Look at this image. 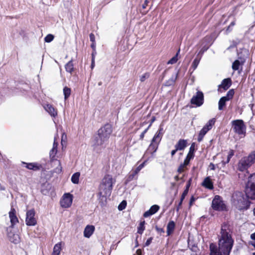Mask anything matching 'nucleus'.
Returning a JSON list of instances; mask_svg holds the SVG:
<instances>
[{"instance_id": "f257e3e1", "label": "nucleus", "mask_w": 255, "mask_h": 255, "mask_svg": "<svg viewBox=\"0 0 255 255\" xmlns=\"http://www.w3.org/2000/svg\"><path fill=\"white\" fill-rule=\"evenodd\" d=\"M230 226L226 223L222 225L221 232L218 236V249L223 255H229L234 244Z\"/></svg>"}, {"instance_id": "f03ea898", "label": "nucleus", "mask_w": 255, "mask_h": 255, "mask_svg": "<svg viewBox=\"0 0 255 255\" xmlns=\"http://www.w3.org/2000/svg\"><path fill=\"white\" fill-rule=\"evenodd\" d=\"M116 180L111 175L107 174L104 177L99 188V199L102 201L106 200L107 197L110 196L113 186Z\"/></svg>"}, {"instance_id": "7ed1b4c3", "label": "nucleus", "mask_w": 255, "mask_h": 255, "mask_svg": "<svg viewBox=\"0 0 255 255\" xmlns=\"http://www.w3.org/2000/svg\"><path fill=\"white\" fill-rule=\"evenodd\" d=\"M112 132V128L110 125L107 124L98 130V137H97L95 145L103 144L110 137Z\"/></svg>"}, {"instance_id": "20e7f679", "label": "nucleus", "mask_w": 255, "mask_h": 255, "mask_svg": "<svg viewBox=\"0 0 255 255\" xmlns=\"http://www.w3.org/2000/svg\"><path fill=\"white\" fill-rule=\"evenodd\" d=\"M255 163V150L248 156L242 158L238 164V169L241 171L247 170L252 165Z\"/></svg>"}, {"instance_id": "39448f33", "label": "nucleus", "mask_w": 255, "mask_h": 255, "mask_svg": "<svg viewBox=\"0 0 255 255\" xmlns=\"http://www.w3.org/2000/svg\"><path fill=\"white\" fill-rule=\"evenodd\" d=\"M231 124L234 132L240 135L242 137L245 136L246 126L243 120H234L231 122Z\"/></svg>"}, {"instance_id": "423d86ee", "label": "nucleus", "mask_w": 255, "mask_h": 255, "mask_svg": "<svg viewBox=\"0 0 255 255\" xmlns=\"http://www.w3.org/2000/svg\"><path fill=\"white\" fill-rule=\"evenodd\" d=\"M235 196H233V203L237 208L240 210H247L248 209L250 206V203L248 200L244 198L241 193L237 195V199L235 198Z\"/></svg>"}, {"instance_id": "0eeeda50", "label": "nucleus", "mask_w": 255, "mask_h": 255, "mask_svg": "<svg viewBox=\"0 0 255 255\" xmlns=\"http://www.w3.org/2000/svg\"><path fill=\"white\" fill-rule=\"evenodd\" d=\"M247 197L255 199V173L251 175L246 189Z\"/></svg>"}, {"instance_id": "6e6552de", "label": "nucleus", "mask_w": 255, "mask_h": 255, "mask_svg": "<svg viewBox=\"0 0 255 255\" xmlns=\"http://www.w3.org/2000/svg\"><path fill=\"white\" fill-rule=\"evenodd\" d=\"M212 207L216 211H223L227 210V207L222 198L219 195H216L212 200Z\"/></svg>"}, {"instance_id": "1a4fd4ad", "label": "nucleus", "mask_w": 255, "mask_h": 255, "mask_svg": "<svg viewBox=\"0 0 255 255\" xmlns=\"http://www.w3.org/2000/svg\"><path fill=\"white\" fill-rule=\"evenodd\" d=\"M73 199V196L71 194L69 193H64L60 199V204L61 207L63 208H69L72 204Z\"/></svg>"}, {"instance_id": "9d476101", "label": "nucleus", "mask_w": 255, "mask_h": 255, "mask_svg": "<svg viewBox=\"0 0 255 255\" xmlns=\"http://www.w3.org/2000/svg\"><path fill=\"white\" fill-rule=\"evenodd\" d=\"M25 223L27 226H34L37 224L35 212L34 209H30L26 212Z\"/></svg>"}, {"instance_id": "9b49d317", "label": "nucleus", "mask_w": 255, "mask_h": 255, "mask_svg": "<svg viewBox=\"0 0 255 255\" xmlns=\"http://www.w3.org/2000/svg\"><path fill=\"white\" fill-rule=\"evenodd\" d=\"M234 90L233 89L230 90L225 96L222 97L219 101V110H222L223 107L226 105V102L231 100L234 95Z\"/></svg>"}, {"instance_id": "f8f14e48", "label": "nucleus", "mask_w": 255, "mask_h": 255, "mask_svg": "<svg viewBox=\"0 0 255 255\" xmlns=\"http://www.w3.org/2000/svg\"><path fill=\"white\" fill-rule=\"evenodd\" d=\"M204 103L203 93L201 91H198L196 94L193 96L191 99V103L196 107H200Z\"/></svg>"}, {"instance_id": "ddd939ff", "label": "nucleus", "mask_w": 255, "mask_h": 255, "mask_svg": "<svg viewBox=\"0 0 255 255\" xmlns=\"http://www.w3.org/2000/svg\"><path fill=\"white\" fill-rule=\"evenodd\" d=\"M234 154V151L232 149H230L228 153V155H226L225 153H222V160L220 163V164H221V167H224L226 165V164L229 162L231 158L232 157V156ZM219 165L217 164V166Z\"/></svg>"}, {"instance_id": "4468645a", "label": "nucleus", "mask_w": 255, "mask_h": 255, "mask_svg": "<svg viewBox=\"0 0 255 255\" xmlns=\"http://www.w3.org/2000/svg\"><path fill=\"white\" fill-rule=\"evenodd\" d=\"M45 110L53 117H56L57 116V110L51 104H45L43 105Z\"/></svg>"}, {"instance_id": "2eb2a0df", "label": "nucleus", "mask_w": 255, "mask_h": 255, "mask_svg": "<svg viewBox=\"0 0 255 255\" xmlns=\"http://www.w3.org/2000/svg\"><path fill=\"white\" fill-rule=\"evenodd\" d=\"M8 214L11 223V226L13 227L18 222V220L16 216L15 210L14 208H11Z\"/></svg>"}, {"instance_id": "dca6fc26", "label": "nucleus", "mask_w": 255, "mask_h": 255, "mask_svg": "<svg viewBox=\"0 0 255 255\" xmlns=\"http://www.w3.org/2000/svg\"><path fill=\"white\" fill-rule=\"evenodd\" d=\"M163 136V128H160L152 139L151 141L159 144Z\"/></svg>"}, {"instance_id": "f3484780", "label": "nucleus", "mask_w": 255, "mask_h": 255, "mask_svg": "<svg viewBox=\"0 0 255 255\" xmlns=\"http://www.w3.org/2000/svg\"><path fill=\"white\" fill-rule=\"evenodd\" d=\"M159 209V206L157 205H152L148 211H146L144 213L143 216L145 218H147L150 216H151L156 213L158 211Z\"/></svg>"}, {"instance_id": "a211bd4d", "label": "nucleus", "mask_w": 255, "mask_h": 255, "mask_svg": "<svg viewBox=\"0 0 255 255\" xmlns=\"http://www.w3.org/2000/svg\"><path fill=\"white\" fill-rule=\"evenodd\" d=\"M95 231V227L93 225H87L84 231V236L89 238Z\"/></svg>"}, {"instance_id": "6ab92c4d", "label": "nucleus", "mask_w": 255, "mask_h": 255, "mask_svg": "<svg viewBox=\"0 0 255 255\" xmlns=\"http://www.w3.org/2000/svg\"><path fill=\"white\" fill-rule=\"evenodd\" d=\"M231 84L232 81L230 78L225 79L223 80L221 84L219 86L218 90L221 91V89L223 88L224 91L227 90L230 88Z\"/></svg>"}, {"instance_id": "aec40b11", "label": "nucleus", "mask_w": 255, "mask_h": 255, "mask_svg": "<svg viewBox=\"0 0 255 255\" xmlns=\"http://www.w3.org/2000/svg\"><path fill=\"white\" fill-rule=\"evenodd\" d=\"M210 255H222V254H223L217 246L213 243H211L210 245Z\"/></svg>"}, {"instance_id": "412c9836", "label": "nucleus", "mask_w": 255, "mask_h": 255, "mask_svg": "<svg viewBox=\"0 0 255 255\" xmlns=\"http://www.w3.org/2000/svg\"><path fill=\"white\" fill-rule=\"evenodd\" d=\"M146 161H144L142 163L140 164L138 166H137L136 169L133 171V172L129 176L128 180H132L135 176H136L138 172L140 171V170L144 166Z\"/></svg>"}, {"instance_id": "4be33fe9", "label": "nucleus", "mask_w": 255, "mask_h": 255, "mask_svg": "<svg viewBox=\"0 0 255 255\" xmlns=\"http://www.w3.org/2000/svg\"><path fill=\"white\" fill-rule=\"evenodd\" d=\"M202 185L204 187L210 190L213 189V184L209 177H207L204 179L202 183Z\"/></svg>"}, {"instance_id": "5701e85b", "label": "nucleus", "mask_w": 255, "mask_h": 255, "mask_svg": "<svg viewBox=\"0 0 255 255\" xmlns=\"http://www.w3.org/2000/svg\"><path fill=\"white\" fill-rule=\"evenodd\" d=\"M158 144H157L156 143H154L152 141L151 142V143L149 145L145 154H146L147 153H150V154H152L154 152H156V150L158 148Z\"/></svg>"}, {"instance_id": "b1692460", "label": "nucleus", "mask_w": 255, "mask_h": 255, "mask_svg": "<svg viewBox=\"0 0 255 255\" xmlns=\"http://www.w3.org/2000/svg\"><path fill=\"white\" fill-rule=\"evenodd\" d=\"M215 122L216 119L215 118L210 119L203 127V128H204V130L208 132V131L212 128L215 125Z\"/></svg>"}, {"instance_id": "393cba45", "label": "nucleus", "mask_w": 255, "mask_h": 255, "mask_svg": "<svg viewBox=\"0 0 255 255\" xmlns=\"http://www.w3.org/2000/svg\"><path fill=\"white\" fill-rule=\"evenodd\" d=\"M62 250V243L59 242L54 246L51 255H60Z\"/></svg>"}, {"instance_id": "a878e982", "label": "nucleus", "mask_w": 255, "mask_h": 255, "mask_svg": "<svg viewBox=\"0 0 255 255\" xmlns=\"http://www.w3.org/2000/svg\"><path fill=\"white\" fill-rule=\"evenodd\" d=\"M175 227V224L174 221H170L167 226V236H170L174 231Z\"/></svg>"}, {"instance_id": "bb28decb", "label": "nucleus", "mask_w": 255, "mask_h": 255, "mask_svg": "<svg viewBox=\"0 0 255 255\" xmlns=\"http://www.w3.org/2000/svg\"><path fill=\"white\" fill-rule=\"evenodd\" d=\"M187 145V142L185 140L180 139L178 143L175 145V148L178 150H183Z\"/></svg>"}, {"instance_id": "cd10ccee", "label": "nucleus", "mask_w": 255, "mask_h": 255, "mask_svg": "<svg viewBox=\"0 0 255 255\" xmlns=\"http://www.w3.org/2000/svg\"><path fill=\"white\" fill-rule=\"evenodd\" d=\"M80 173L79 172L74 173L71 177V181L73 183L77 184L79 183Z\"/></svg>"}, {"instance_id": "c85d7f7f", "label": "nucleus", "mask_w": 255, "mask_h": 255, "mask_svg": "<svg viewBox=\"0 0 255 255\" xmlns=\"http://www.w3.org/2000/svg\"><path fill=\"white\" fill-rule=\"evenodd\" d=\"M65 69L67 72L70 73H72L74 69L73 64L72 60L70 61L65 65Z\"/></svg>"}, {"instance_id": "c756f323", "label": "nucleus", "mask_w": 255, "mask_h": 255, "mask_svg": "<svg viewBox=\"0 0 255 255\" xmlns=\"http://www.w3.org/2000/svg\"><path fill=\"white\" fill-rule=\"evenodd\" d=\"M188 189H186L184 191V192H183V193L182 194V196L181 197L180 201L179 203L178 206V207L177 208V209H176V210L177 211L179 210L180 207L181 206L182 202H183V200L184 199L185 196L188 194Z\"/></svg>"}, {"instance_id": "7c9ffc66", "label": "nucleus", "mask_w": 255, "mask_h": 255, "mask_svg": "<svg viewBox=\"0 0 255 255\" xmlns=\"http://www.w3.org/2000/svg\"><path fill=\"white\" fill-rule=\"evenodd\" d=\"M9 240L14 244H17L19 242L20 239L19 236L17 234H14L12 236L9 235Z\"/></svg>"}, {"instance_id": "2f4dec72", "label": "nucleus", "mask_w": 255, "mask_h": 255, "mask_svg": "<svg viewBox=\"0 0 255 255\" xmlns=\"http://www.w3.org/2000/svg\"><path fill=\"white\" fill-rule=\"evenodd\" d=\"M207 133V132H206V131H205L204 129L202 128L199 133L198 136V141L199 142L201 141L203 139L204 136Z\"/></svg>"}, {"instance_id": "473e14b6", "label": "nucleus", "mask_w": 255, "mask_h": 255, "mask_svg": "<svg viewBox=\"0 0 255 255\" xmlns=\"http://www.w3.org/2000/svg\"><path fill=\"white\" fill-rule=\"evenodd\" d=\"M63 94L64 95V98L66 100L71 94V89L70 88L65 87L63 89Z\"/></svg>"}, {"instance_id": "72a5a7b5", "label": "nucleus", "mask_w": 255, "mask_h": 255, "mask_svg": "<svg viewBox=\"0 0 255 255\" xmlns=\"http://www.w3.org/2000/svg\"><path fill=\"white\" fill-rule=\"evenodd\" d=\"M179 52V50H178L176 55L175 56H174L173 57H172L169 61H168V62H167V64H173L175 63L178 60L177 56H178V54Z\"/></svg>"}, {"instance_id": "f704fd0d", "label": "nucleus", "mask_w": 255, "mask_h": 255, "mask_svg": "<svg viewBox=\"0 0 255 255\" xmlns=\"http://www.w3.org/2000/svg\"><path fill=\"white\" fill-rule=\"evenodd\" d=\"M145 222L143 221L142 222H141L139 227H138V231L137 233L139 234H142L144 230V225Z\"/></svg>"}, {"instance_id": "c9c22d12", "label": "nucleus", "mask_w": 255, "mask_h": 255, "mask_svg": "<svg viewBox=\"0 0 255 255\" xmlns=\"http://www.w3.org/2000/svg\"><path fill=\"white\" fill-rule=\"evenodd\" d=\"M240 66V62L239 60H236L234 62L232 65V68L234 70H237L239 69Z\"/></svg>"}, {"instance_id": "e433bc0d", "label": "nucleus", "mask_w": 255, "mask_h": 255, "mask_svg": "<svg viewBox=\"0 0 255 255\" xmlns=\"http://www.w3.org/2000/svg\"><path fill=\"white\" fill-rule=\"evenodd\" d=\"M149 77V74L148 73H145L140 76L139 80L141 82L145 81L146 79H148Z\"/></svg>"}, {"instance_id": "4c0bfd02", "label": "nucleus", "mask_w": 255, "mask_h": 255, "mask_svg": "<svg viewBox=\"0 0 255 255\" xmlns=\"http://www.w3.org/2000/svg\"><path fill=\"white\" fill-rule=\"evenodd\" d=\"M26 167L29 169H37V165L35 163H28L26 164Z\"/></svg>"}, {"instance_id": "58836bf2", "label": "nucleus", "mask_w": 255, "mask_h": 255, "mask_svg": "<svg viewBox=\"0 0 255 255\" xmlns=\"http://www.w3.org/2000/svg\"><path fill=\"white\" fill-rule=\"evenodd\" d=\"M54 39V36L52 34H48L44 38V40L46 42H50Z\"/></svg>"}, {"instance_id": "ea45409f", "label": "nucleus", "mask_w": 255, "mask_h": 255, "mask_svg": "<svg viewBox=\"0 0 255 255\" xmlns=\"http://www.w3.org/2000/svg\"><path fill=\"white\" fill-rule=\"evenodd\" d=\"M200 62V59L195 58L192 63V67L193 70H195L198 66L199 63Z\"/></svg>"}, {"instance_id": "a19ab883", "label": "nucleus", "mask_w": 255, "mask_h": 255, "mask_svg": "<svg viewBox=\"0 0 255 255\" xmlns=\"http://www.w3.org/2000/svg\"><path fill=\"white\" fill-rule=\"evenodd\" d=\"M127 205V202L126 201H123L119 205L118 209L120 211H122L125 209Z\"/></svg>"}, {"instance_id": "79ce46f5", "label": "nucleus", "mask_w": 255, "mask_h": 255, "mask_svg": "<svg viewBox=\"0 0 255 255\" xmlns=\"http://www.w3.org/2000/svg\"><path fill=\"white\" fill-rule=\"evenodd\" d=\"M151 124H150L149 126L148 127V128H146L140 135V139L142 140L143 138H144V135L146 133V132L147 131L148 129H149V127L151 126Z\"/></svg>"}, {"instance_id": "37998d69", "label": "nucleus", "mask_w": 255, "mask_h": 255, "mask_svg": "<svg viewBox=\"0 0 255 255\" xmlns=\"http://www.w3.org/2000/svg\"><path fill=\"white\" fill-rule=\"evenodd\" d=\"M57 152V150H55V149H52L50 151V153H49V154H50V156L51 157V158H54Z\"/></svg>"}, {"instance_id": "c03bdc74", "label": "nucleus", "mask_w": 255, "mask_h": 255, "mask_svg": "<svg viewBox=\"0 0 255 255\" xmlns=\"http://www.w3.org/2000/svg\"><path fill=\"white\" fill-rule=\"evenodd\" d=\"M185 167L186 166L185 165H184L183 164H181L178 169V172L179 173H182V172L184 171Z\"/></svg>"}, {"instance_id": "a18cd8bd", "label": "nucleus", "mask_w": 255, "mask_h": 255, "mask_svg": "<svg viewBox=\"0 0 255 255\" xmlns=\"http://www.w3.org/2000/svg\"><path fill=\"white\" fill-rule=\"evenodd\" d=\"M95 66V56L94 54H92V63L91 65V69H93Z\"/></svg>"}, {"instance_id": "49530a36", "label": "nucleus", "mask_w": 255, "mask_h": 255, "mask_svg": "<svg viewBox=\"0 0 255 255\" xmlns=\"http://www.w3.org/2000/svg\"><path fill=\"white\" fill-rule=\"evenodd\" d=\"M90 39L93 43L95 42V37L94 34L91 33L90 34Z\"/></svg>"}, {"instance_id": "de8ad7c7", "label": "nucleus", "mask_w": 255, "mask_h": 255, "mask_svg": "<svg viewBox=\"0 0 255 255\" xmlns=\"http://www.w3.org/2000/svg\"><path fill=\"white\" fill-rule=\"evenodd\" d=\"M57 146H58V143L57 142H56L55 139L54 141V143L53 144V147L52 149H55V150H57Z\"/></svg>"}, {"instance_id": "09e8293b", "label": "nucleus", "mask_w": 255, "mask_h": 255, "mask_svg": "<svg viewBox=\"0 0 255 255\" xmlns=\"http://www.w3.org/2000/svg\"><path fill=\"white\" fill-rule=\"evenodd\" d=\"M191 148H192V147H190V152L188 153V155H187V156L186 157V158H188L189 161L192 158V155L191 154Z\"/></svg>"}, {"instance_id": "8fccbe9b", "label": "nucleus", "mask_w": 255, "mask_h": 255, "mask_svg": "<svg viewBox=\"0 0 255 255\" xmlns=\"http://www.w3.org/2000/svg\"><path fill=\"white\" fill-rule=\"evenodd\" d=\"M152 238H149L147 241L146 242H145V246H148L150 245V244L151 243V241H152Z\"/></svg>"}, {"instance_id": "3c124183", "label": "nucleus", "mask_w": 255, "mask_h": 255, "mask_svg": "<svg viewBox=\"0 0 255 255\" xmlns=\"http://www.w3.org/2000/svg\"><path fill=\"white\" fill-rule=\"evenodd\" d=\"M156 231L158 232V233H164V231L163 229L162 228H158V227H156Z\"/></svg>"}, {"instance_id": "603ef678", "label": "nucleus", "mask_w": 255, "mask_h": 255, "mask_svg": "<svg viewBox=\"0 0 255 255\" xmlns=\"http://www.w3.org/2000/svg\"><path fill=\"white\" fill-rule=\"evenodd\" d=\"M209 167L211 170H214L215 169V165L213 163H211L210 164Z\"/></svg>"}, {"instance_id": "864d4df0", "label": "nucleus", "mask_w": 255, "mask_h": 255, "mask_svg": "<svg viewBox=\"0 0 255 255\" xmlns=\"http://www.w3.org/2000/svg\"><path fill=\"white\" fill-rule=\"evenodd\" d=\"M189 161L188 158H185L183 164L186 166L189 164Z\"/></svg>"}, {"instance_id": "5fc2aeb1", "label": "nucleus", "mask_w": 255, "mask_h": 255, "mask_svg": "<svg viewBox=\"0 0 255 255\" xmlns=\"http://www.w3.org/2000/svg\"><path fill=\"white\" fill-rule=\"evenodd\" d=\"M235 22H232L231 23V24L230 25V26H228V28H227V31H229V30H230V27H231L235 25Z\"/></svg>"}, {"instance_id": "6e6d98bb", "label": "nucleus", "mask_w": 255, "mask_h": 255, "mask_svg": "<svg viewBox=\"0 0 255 255\" xmlns=\"http://www.w3.org/2000/svg\"><path fill=\"white\" fill-rule=\"evenodd\" d=\"M177 150H178V149H177V148H176V149H175L172 150L171 153V155H172V156H173V155L175 154V153L176 152V151H177Z\"/></svg>"}, {"instance_id": "4d7b16f0", "label": "nucleus", "mask_w": 255, "mask_h": 255, "mask_svg": "<svg viewBox=\"0 0 255 255\" xmlns=\"http://www.w3.org/2000/svg\"><path fill=\"white\" fill-rule=\"evenodd\" d=\"M251 238L253 240H255V232L251 235Z\"/></svg>"}, {"instance_id": "13d9d810", "label": "nucleus", "mask_w": 255, "mask_h": 255, "mask_svg": "<svg viewBox=\"0 0 255 255\" xmlns=\"http://www.w3.org/2000/svg\"><path fill=\"white\" fill-rule=\"evenodd\" d=\"M136 254L137 255H141V251L140 250H137L136 252Z\"/></svg>"}, {"instance_id": "bf43d9fd", "label": "nucleus", "mask_w": 255, "mask_h": 255, "mask_svg": "<svg viewBox=\"0 0 255 255\" xmlns=\"http://www.w3.org/2000/svg\"><path fill=\"white\" fill-rule=\"evenodd\" d=\"M147 2H148L147 0H145V1L144 4H143V6H142V7H143V8H145L146 5H147Z\"/></svg>"}, {"instance_id": "052dcab7", "label": "nucleus", "mask_w": 255, "mask_h": 255, "mask_svg": "<svg viewBox=\"0 0 255 255\" xmlns=\"http://www.w3.org/2000/svg\"><path fill=\"white\" fill-rule=\"evenodd\" d=\"M91 47H92V48L93 49H95V42H94V43L92 42V44L91 45Z\"/></svg>"}, {"instance_id": "680f3d73", "label": "nucleus", "mask_w": 255, "mask_h": 255, "mask_svg": "<svg viewBox=\"0 0 255 255\" xmlns=\"http://www.w3.org/2000/svg\"><path fill=\"white\" fill-rule=\"evenodd\" d=\"M194 201V198H193V197H192V198H191V199H190V205L192 204V202H193Z\"/></svg>"}, {"instance_id": "e2e57ef3", "label": "nucleus", "mask_w": 255, "mask_h": 255, "mask_svg": "<svg viewBox=\"0 0 255 255\" xmlns=\"http://www.w3.org/2000/svg\"><path fill=\"white\" fill-rule=\"evenodd\" d=\"M0 190H5V188H4V187H2V186H1L0 185Z\"/></svg>"}, {"instance_id": "0e129e2a", "label": "nucleus", "mask_w": 255, "mask_h": 255, "mask_svg": "<svg viewBox=\"0 0 255 255\" xmlns=\"http://www.w3.org/2000/svg\"><path fill=\"white\" fill-rule=\"evenodd\" d=\"M174 178H175V180H176V181H178L179 179V177L178 176H175Z\"/></svg>"}, {"instance_id": "69168bd1", "label": "nucleus", "mask_w": 255, "mask_h": 255, "mask_svg": "<svg viewBox=\"0 0 255 255\" xmlns=\"http://www.w3.org/2000/svg\"><path fill=\"white\" fill-rule=\"evenodd\" d=\"M251 245L255 248V242L252 243Z\"/></svg>"}, {"instance_id": "338daca9", "label": "nucleus", "mask_w": 255, "mask_h": 255, "mask_svg": "<svg viewBox=\"0 0 255 255\" xmlns=\"http://www.w3.org/2000/svg\"><path fill=\"white\" fill-rule=\"evenodd\" d=\"M190 182H189V183H188V184H187V185L186 189H188V188H189V186H190Z\"/></svg>"}, {"instance_id": "774afa93", "label": "nucleus", "mask_w": 255, "mask_h": 255, "mask_svg": "<svg viewBox=\"0 0 255 255\" xmlns=\"http://www.w3.org/2000/svg\"><path fill=\"white\" fill-rule=\"evenodd\" d=\"M253 212L254 215H255V208L254 209Z\"/></svg>"}]
</instances>
